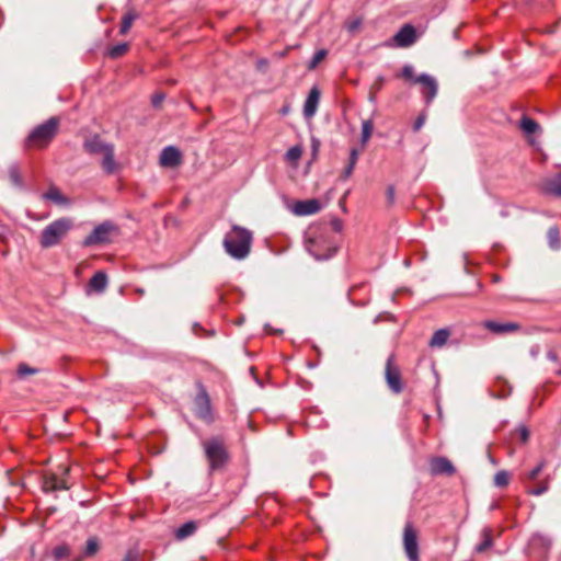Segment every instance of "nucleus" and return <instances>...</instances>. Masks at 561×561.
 Returning a JSON list of instances; mask_svg holds the SVG:
<instances>
[{"label": "nucleus", "mask_w": 561, "mask_h": 561, "mask_svg": "<svg viewBox=\"0 0 561 561\" xmlns=\"http://www.w3.org/2000/svg\"><path fill=\"white\" fill-rule=\"evenodd\" d=\"M252 232L241 226L233 225L231 230L226 233L224 248L226 252L236 260L245 259L251 251Z\"/></svg>", "instance_id": "f257e3e1"}, {"label": "nucleus", "mask_w": 561, "mask_h": 561, "mask_svg": "<svg viewBox=\"0 0 561 561\" xmlns=\"http://www.w3.org/2000/svg\"><path fill=\"white\" fill-rule=\"evenodd\" d=\"M60 121L50 117L45 123L36 126L25 139V147L28 149H43L49 145L58 133Z\"/></svg>", "instance_id": "f03ea898"}, {"label": "nucleus", "mask_w": 561, "mask_h": 561, "mask_svg": "<svg viewBox=\"0 0 561 561\" xmlns=\"http://www.w3.org/2000/svg\"><path fill=\"white\" fill-rule=\"evenodd\" d=\"M72 228V220L70 218H59L50 222L41 234L39 243L43 248H50L60 242V240Z\"/></svg>", "instance_id": "7ed1b4c3"}, {"label": "nucleus", "mask_w": 561, "mask_h": 561, "mask_svg": "<svg viewBox=\"0 0 561 561\" xmlns=\"http://www.w3.org/2000/svg\"><path fill=\"white\" fill-rule=\"evenodd\" d=\"M118 234V227L111 221H104L93 229L84 239L83 245L91 247L112 242V238Z\"/></svg>", "instance_id": "20e7f679"}, {"label": "nucleus", "mask_w": 561, "mask_h": 561, "mask_svg": "<svg viewBox=\"0 0 561 561\" xmlns=\"http://www.w3.org/2000/svg\"><path fill=\"white\" fill-rule=\"evenodd\" d=\"M419 533L411 522L403 528V549L409 561H420Z\"/></svg>", "instance_id": "39448f33"}, {"label": "nucleus", "mask_w": 561, "mask_h": 561, "mask_svg": "<svg viewBox=\"0 0 561 561\" xmlns=\"http://www.w3.org/2000/svg\"><path fill=\"white\" fill-rule=\"evenodd\" d=\"M70 472L69 463H60L59 471L47 472L44 477L43 486L46 491L67 490L69 484L65 477Z\"/></svg>", "instance_id": "423d86ee"}, {"label": "nucleus", "mask_w": 561, "mask_h": 561, "mask_svg": "<svg viewBox=\"0 0 561 561\" xmlns=\"http://www.w3.org/2000/svg\"><path fill=\"white\" fill-rule=\"evenodd\" d=\"M385 379L388 388L393 393H401L403 390V383L401 378V371L398 365L396 364L394 355H390L386 360L385 366Z\"/></svg>", "instance_id": "0eeeda50"}, {"label": "nucleus", "mask_w": 561, "mask_h": 561, "mask_svg": "<svg viewBox=\"0 0 561 561\" xmlns=\"http://www.w3.org/2000/svg\"><path fill=\"white\" fill-rule=\"evenodd\" d=\"M415 83L422 85V94L425 103L428 105L436 98L438 92V83L436 79L430 75L422 73L415 78Z\"/></svg>", "instance_id": "6e6552de"}, {"label": "nucleus", "mask_w": 561, "mask_h": 561, "mask_svg": "<svg viewBox=\"0 0 561 561\" xmlns=\"http://www.w3.org/2000/svg\"><path fill=\"white\" fill-rule=\"evenodd\" d=\"M159 162L164 168H175L182 163V154L178 148L169 146L161 151Z\"/></svg>", "instance_id": "1a4fd4ad"}, {"label": "nucleus", "mask_w": 561, "mask_h": 561, "mask_svg": "<svg viewBox=\"0 0 561 561\" xmlns=\"http://www.w3.org/2000/svg\"><path fill=\"white\" fill-rule=\"evenodd\" d=\"M113 147L112 144L104 142L100 136L95 135L84 140L83 149L90 154H104L107 149Z\"/></svg>", "instance_id": "9d476101"}, {"label": "nucleus", "mask_w": 561, "mask_h": 561, "mask_svg": "<svg viewBox=\"0 0 561 561\" xmlns=\"http://www.w3.org/2000/svg\"><path fill=\"white\" fill-rule=\"evenodd\" d=\"M206 456H227L228 449L221 437H213L204 442Z\"/></svg>", "instance_id": "9b49d317"}, {"label": "nucleus", "mask_w": 561, "mask_h": 561, "mask_svg": "<svg viewBox=\"0 0 561 561\" xmlns=\"http://www.w3.org/2000/svg\"><path fill=\"white\" fill-rule=\"evenodd\" d=\"M430 470L434 476H451L455 472V467L448 458H431Z\"/></svg>", "instance_id": "f8f14e48"}, {"label": "nucleus", "mask_w": 561, "mask_h": 561, "mask_svg": "<svg viewBox=\"0 0 561 561\" xmlns=\"http://www.w3.org/2000/svg\"><path fill=\"white\" fill-rule=\"evenodd\" d=\"M415 28L407 24L400 28V31L394 35V41L400 47H409L415 42Z\"/></svg>", "instance_id": "ddd939ff"}, {"label": "nucleus", "mask_w": 561, "mask_h": 561, "mask_svg": "<svg viewBox=\"0 0 561 561\" xmlns=\"http://www.w3.org/2000/svg\"><path fill=\"white\" fill-rule=\"evenodd\" d=\"M195 412L203 420H207L210 415L209 398L205 390H202L195 398Z\"/></svg>", "instance_id": "4468645a"}, {"label": "nucleus", "mask_w": 561, "mask_h": 561, "mask_svg": "<svg viewBox=\"0 0 561 561\" xmlns=\"http://www.w3.org/2000/svg\"><path fill=\"white\" fill-rule=\"evenodd\" d=\"M320 203L317 199L299 201L295 204L294 213L297 216H308L320 210Z\"/></svg>", "instance_id": "2eb2a0df"}, {"label": "nucleus", "mask_w": 561, "mask_h": 561, "mask_svg": "<svg viewBox=\"0 0 561 561\" xmlns=\"http://www.w3.org/2000/svg\"><path fill=\"white\" fill-rule=\"evenodd\" d=\"M541 191L547 195L561 197V173L543 180L541 183Z\"/></svg>", "instance_id": "dca6fc26"}, {"label": "nucleus", "mask_w": 561, "mask_h": 561, "mask_svg": "<svg viewBox=\"0 0 561 561\" xmlns=\"http://www.w3.org/2000/svg\"><path fill=\"white\" fill-rule=\"evenodd\" d=\"M483 327L495 334L516 332L520 325L516 322L499 323L495 321H485Z\"/></svg>", "instance_id": "f3484780"}, {"label": "nucleus", "mask_w": 561, "mask_h": 561, "mask_svg": "<svg viewBox=\"0 0 561 561\" xmlns=\"http://www.w3.org/2000/svg\"><path fill=\"white\" fill-rule=\"evenodd\" d=\"M319 100H320V91L318 88L314 87L310 90L309 95L304 105V115L307 118H311L316 114L318 104H319Z\"/></svg>", "instance_id": "a211bd4d"}, {"label": "nucleus", "mask_w": 561, "mask_h": 561, "mask_svg": "<svg viewBox=\"0 0 561 561\" xmlns=\"http://www.w3.org/2000/svg\"><path fill=\"white\" fill-rule=\"evenodd\" d=\"M107 275L104 272L99 271L91 277L89 286L92 290L102 293L107 287Z\"/></svg>", "instance_id": "6ab92c4d"}, {"label": "nucleus", "mask_w": 561, "mask_h": 561, "mask_svg": "<svg viewBox=\"0 0 561 561\" xmlns=\"http://www.w3.org/2000/svg\"><path fill=\"white\" fill-rule=\"evenodd\" d=\"M198 524L195 520H190L181 525L174 533L178 540H184L195 534Z\"/></svg>", "instance_id": "aec40b11"}, {"label": "nucleus", "mask_w": 561, "mask_h": 561, "mask_svg": "<svg viewBox=\"0 0 561 561\" xmlns=\"http://www.w3.org/2000/svg\"><path fill=\"white\" fill-rule=\"evenodd\" d=\"M43 197L60 206H67L70 204L69 198L62 195L56 186H50Z\"/></svg>", "instance_id": "412c9836"}, {"label": "nucleus", "mask_w": 561, "mask_h": 561, "mask_svg": "<svg viewBox=\"0 0 561 561\" xmlns=\"http://www.w3.org/2000/svg\"><path fill=\"white\" fill-rule=\"evenodd\" d=\"M449 336L450 331L448 329H439L433 334L428 342V345L433 348L443 347L447 343Z\"/></svg>", "instance_id": "4be33fe9"}, {"label": "nucleus", "mask_w": 561, "mask_h": 561, "mask_svg": "<svg viewBox=\"0 0 561 561\" xmlns=\"http://www.w3.org/2000/svg\"><path fill=\"white\" fill-rule=\"evenodd\" d=\"M549 489V474H546L541 479L534 482V486L528 488V494L539 496L547 492Z\"/></svg>", "instance_id": "5701e85b"}, {"label": "nucleus", "mask_w": 561, "mask_h": 561, "mask_svg": "<svg viewBox=\"0 0 561 561\" xmlns=\"http://www.w3.org/2000/svg\"><path fill=\"white\" fill-rule=\"evenodd\" d=\"M138 16L139 14L135 10H129L123 15L119 28L121 35H126L129 32L134 21L137 20Z\"/></svg>", "instance_id": "b1692460"}, {"label": "nucleus", "mask_w": 561, "mask_h": 561, "mask_svg": "<svg viewBox=\"0 0 561 561\" xmlns=\"http://www.w3.org/2000/svg\"><path fill=\"white\" fill-rule=\"evenodd\" d=\"M482 540L476 547V552L483 553L493 546L492 533L490 528H484L481 531Z\"/></svg>", "instance_id": "393cba45"}, {"label": "nucleus", "mask_w": 561, "mask_h": 561, "mask_svg": "<svg viewBox=\"0 0 561 561\" xmlns=\"http://www.w3.org/2000/svg\"><path fill=\"white\" fill-rule=\"evenodd\" d=\"M101 164L106 173H114V171L116 170V162L114 159V146L111 149H107V151L103 154V160Z\"/></svg>", "instance_id": "a878e982"}, {"label": "nucleus", "mask_w": 561, "mask_h": 561, "mask_svg": "<svg viewBox=\"0 0 561 561\" xmlns=\"http://www.w3.org/2000/svg\"><path fill=\"white\" fill-rule=\"evenodd\" d=\"M519 126L527 135H533L539 129V124L528 116L522 117Z\"/></svg>", "instance_id": "bb28decb"}, {"label": "nucleus", "mask_w": 561, "mask_h": 561, "mask_svg": "<svg viewBox=\"0 0 561 561\" xmlns=\"http://www.w3.org/2000/svg\"><path fill=\"white\" fill-rule=\"evenodd\" d=\"M383 83H385V77L383 76H378L375 79L374 83L369 88L368 100H369L370 103H375L376 102L377 93L382 89Z\"/></svg>", "instance_id": "cd10ccee"}, {"label": "nucleus", "mask_w": 561, "mask_h": 561, "mask_svg": "<svg viewBox=\"0 0 561 561\" xmlns=\"http://www.w3.org/2000/svg\"><path fill=\"white\" fill-rule=\"evenodd\" d=\"M547 238H548V242H549V245L551 249L557 250L560 248V245H561L560 232L556 226L550 227L548 229Z\"/></svg>", "instance_id": "c85d7f7f"}, {"label": "nucleus", "mask_w": 561, "mask_h": 561, "mask_svg": "<svg viewBox=\"0 0 561 561\" xmlns=\"http://www.w3.org/2000/svg\"><path fill=\"white\" fill-rule=\"evenodd\" d=\"M39 371L41 370L38 368L31 367L26 363H20L16 368V374H18L19 378H21V379H25L28 376L36 375Z\"/></svg>", "instance_id": "c756f323"}, {"label": "nucleus", "mask_w": 561, "mask_h": 561, "mask_svg": "<svg viewBox=\"0 0 561 561\" xmlns=\"http://www.w3.org/2000/svg\"><path fill=\"white\" fill-rule=\"evenodd\" d=\"M510 480H511L510 472L506 471V470H500L494 476V485L497 486V488H505V486L508 485Z\"/></svg>", "instance_id": "7c9ffc66"}, {"label": "nucleus", "mask_w": 561, "mask_h": 561, "mask_svg": "<svg viewBox=\"0 0 561 561\" xmlns=\"http://www.w3.org/2000/svg\"><path fill=\"white\" fill-rule=\"evenodd\" d=\"M543 469H545V462L542 461L528 472L527 479L530 482H536L537 480L541 479L542 477H545L547 474V473H543Z\"/></svg>", "instance_id": "2f4dec72"}, {"label": "nucleus", "mask_w": 561, "mask_h": 561, "mask_svg": "<svg viewBox=\"0 0 561 561\" xmlns=\"http://www.w3.org/2000/svg\"><path fill=\"white\" fill-rule=\"evenodd\" d=\"M128 48L129 46L127 43L115 45L112 48H110L108 56L114 59L119 58L127 53Z\"/></svg>", "instance_id": "473e14b6"}, {"label": "nucleus", "mask_w": 561, "mask_h": 561, "mask_svg": "<svg viewBox=\"0 0 561 561\" xmlns=\"http://www.w3.org/2000/svg\"><path fill=\"white\" fill-rule=\"evenodd\" d=\"M9 181L12 185L21 187L22 186V178L20 171L16 167H10L8 170Z\"/></svg>", "instance_id": "72a5a7b5"}, {"label": "nucleus", "mask_w": 561, "mask_h": 561, "mask_svg": "<svg viewBox=\"0 0 561 561\" xmlns=\"http://www.w3.org/2000/svg\"><path fill=\"white\" fill-rule=\"evenodd\" d=\"M99 541L96 538H89L83 552L84 557H92L99 551Z\"/></svg>", "instance_id": "f704fd0d"}, {"label": "nucleus", "mask_w": 561, "mask_h": 561, "mask_svg": "<svg viewBox=\"0 0 561 561\" xmlns=\"http://www.w3.org/2000/svg\"><path fill=\"white\" fill-rule=\"evenodd\" d=\"M374 124L370 119L364 121L362 126V142L366 144L371 136Z\"/></svg>", "instance_id": "c9c22d12"}, {"label": "nucleus", "mask_w": 561, "mask_h": 561, "mask_svg": "<svg viewBox=\"0 0 561 561\" xmlns=\"http://www.w3.org/2000/svg\"><path fill=\"white\" fill-rule=\"evenodd\" d=\"M529 430L525 425H520L514 432V437L518 439L522 444H526L529 439Z\"/></svg>", "instance_id": "e433bc0d"}, {"label": "nucleus", "mask_w": 561, "mask_h": 561, "mask_svg": "<svg viewBox=\"0 0 561 561\" xmlns=\"http://www.w3.org/2000/svg\"><path fill=\"white\" fill-rule=\"evenodd\" d=\"M325 56H327V50H324V49H320V50H318V51L313 55V57H312L311 61L309 62L308 68H309L310 70H313V69H314V68H316V67H317V66H318V65H319V64H320V62L325 58Z\"/></svg>", "instance_id": "4c0bfd02"}, {"label": "nucleus", "mask_w": 561, "mask_h": 561, "mask_svg": "<svg viewBox=\"0 0 561 561\" xmlns=\"http://www.w3.org/2000/svg\"><path fill=\"white\" fill-rule=\"evenodd\" d=\"M69 553H70V550L65 545L58 546L53 550V556L56 561L67 558L69 556Z\"/></svg>", "instance_id": "58836bf2"}, {"label": "nucleus", "mask_w": 561, "mask_h": 561, "mask_svg": "<svg viewBox=\"0 0 561 561\" xmlns=\"http://www.w3.org/2000/svg\"><path fill=\"white\" fill-rule=\"evenodd\" d=\"M208 459H209L210 471H215V470L222 468L225 466L226 461L228 460V458H221V457L208 458Z\"/></svg>", "instance_id": "ea45409f"}, {"label": "nucleus", "mask_w": 561, "mask_h": 561, "mask_svg": "<svg viewBox=\"0 0 561 561\" xmlns=\"http://www.w3.org/2000/svg\"><path fill=\"white\" fill-rule=\"evenodd\" d=\"M301 154L302 150L299 147H293L287 151L286 157L289 161L295 162L300 159Z\"/></svg>", "instance_id": "a19ab883"}, {"label": "nucleus", "mask_w": 561, "mask_h": 561, "mask_svg": "<svg viewBox=\"0 0 561 561\" xmlns=\"http://www.w3.org/2000/svg\"><path fill=\"white\" fill-rule=\"evenodd\" d=\"M123 561H141V556L138 550L130 549L126 552Z\"/></svg>", "instance_id": "79ce46f5"}, {"label": "nucleus", "mask_w": 561, "mask_h": 561, "mask_svg": "<svg viewBox=\"0 0 561 561\" xmlns=\"http://www.w3.org/2000/svg\"><path fill=\"white\" fill-rule=\"evenodd\" d=\"M402 78L407 79V80H414L415 81V78L414 77V69L412 66L410 65H407L402 68V71H401V75H400Z\"/></svg>", "instance_id": "37998d69"}, {"label": "nucleus", "mask_w": 561, "mask_h": 561, "mask_svg": "<svg viewBox=\"0 0 561 561\" xmlns=\"http://www.w3.org/2000/svg\"><path fill=\"white\" fill-rule=\"evenodd\" d=\"M425 121H426L425 113L420 114L419 117L414 122L413 130L419 131L423 127Z\"/></svg>", "instance_id": "c03bdc74"}, {"label": "nucleus", "mask_w": 561, "mask_h": 561, "mask_svg": "<svg viewBox=\"0 0 561 561\" xmlns=\"http://www.w3.org/2000/svg\"><path fill=\"white\" fill-rule=\"evenodd\" d=\"M394 195H396L394 186L389 185L386 190V197H387V202L390 206L393 205V203H394Z\"/></svg>", "instance_id": "a18cd8bd"}, {"label": "nucleus", "mask_w": 561, "mask_h": 561, "mask_svg": "<svg viewBox=\"0 0 561 561\" xmlns=\"http://www.w3.org/2000/svg\"><path fill=\"white\" fill-rule=\"evenodd\" d=\"M354 168H355V164H352L348 162V164L345 167V169L341 175V179L346 180L347 178H350L351 174L353 173Z\"/></svg>", "instance_id": "49530a36"}, {"label": "nucleus", "mask_w": 561, "mask_h": 561, "mask_svg": "<svg viewBox=\"0 0 561 561\" xmlns=\"http://www.w3.org/2000/svg\"><path fill=\"white\" fill-rule=\"evenodd\" d=\"M163 100H164V94H162V93H158V94H154V95L152 96L151 102H152V105H153L154 107H158V106H160V104L163 102Z\"/></svg>", "instance_id": "de8ad7c7"}, {"label": "nucleus", "mask_w": 561, "mask_h": 561, "mask_svg": "<svg viewBox=\"0 0 561 561\" xmlns=\"http://www.w3.org/2000/svg\"><path fill=\"white\" fill-rule=\"evenodd\" d=\"M360 24H362V21L359 19L348 22L347 23L348 32H355L359 27Z\"/></svg>", "instance_id": "09e8293b"}, {"label": "nucleus", "mask_w": 561, "mask_h": 561, "mask_svg": "<svg viewBox=\"0 0 561 561\" xmlns=\"http://www.w3.org/2000/svg\"><path fill=\"white\" fill-rule=\"evenodd\" d=\"M357 159H358V151H357V149L353 148L351 150V153H350V161L348 162L352 163V164H356Z\"/></svg>", "instance_id": "8fccbe9b"}, {"label": "nucleus", "mask_w": 561, "mask_h": 561, "mask_svg": "<svg viewBox=\"0 0 561 561\" xmlns=\"http://www.w3.org/2000/svg\"><path fill=\"white\" fill-rule=\"evenodd\" d=\"M547 358L551 362H557L558 360V354L554 350H549L547 352Z\"/></svg>", "instance_id": "3c124183"}, {"label": "nucleus", "mask_w": 561, "mask_h": 561, "mask_svg": "<svg viewBox=\"0 0 561 561\" xmlns=\"http://www.w3.org/2000/svg\"><path fill=\"white\" fill-rule=\"evenodd\" d=\"M332 227H333L334 231H336V232L341 231L342 230V221L339 219H334L332 221Z\"/></svg>", "instance_id": "603ef678"}, {"label": "nucleus", "mask_w": 561, "mask_h": 561, "mask_svg": "<svg viewBox=\"0 0 561 561\" xmlns=\"http://www.w3.org/2000/svg\"><path fill=\"white\" fill-rule=\"evenodd\" d=\"M163 450H164V449H163V447H161L160 449H152V450H151V454H152V456H156V455H158V454L163 453Z\"/></svg>", "instance_id": "864d4df0"}, {"label": "nucleus", "mask_w": 561, "mask_h": 561, "mask_svg": "<svg viewBox=\"0 0 561 561\" xmlns=\"http://www.w3.org/2000/svg\"><path fill=\"white\" fill-rule=\"evenodd\" d=\"M257 66H259V68L265 67V66H267V61L262 59V60L259 61Z\"/></svg>", "instance_id": "5fc2aeb1"}, {"label": "nucleus", "mask_w": 561, "mask_h": 561, "mask_svg": "<svg viewBox=\"0 0 561 561\" xmlns=\"http://www.w3.org/2000/svg\"><path fill=\"white\" fill-rule=\"evenodd\" d=\"M280 113H282L283 115L288 114V113H289V107H288V106H284V107L280 110Z\"/></svg>", "instance_id": "6e6d98bb"}, {"label": "nucleus", "mask_w": 561, "mask_h": 561, "mask_svg": "<svg viewBox=\"0 0 561 561\" xmlns=\"http://www.w3.org/2000/svg\"><path fill=\"white\" fill-rule=\"evenodd\" d=\"M500 280H501V277H500L499 275L494 274V275L492 276V282H493V283H499Z\"/></svg>", "instance_id": "4d7b16f0"}, {"label": "nucleus", "mask_w": 561, "mask_h": 561, "mask_svg": "<svg viewBox=\"0 0 561 561\" xmlns=\"http://www.w3.org/2000/svg\"><path fill=\"white\" fill-rule=\"evenodd\" d=\"M538 352H539V348H538V347L533 348V350H531V355H533L534 357H536V356L538 355Z\"/></svg>", "instance_id": "13d9d810"}, {"label": "nucleus", "mask_w": 561, "mask_h": 561, "mask_svg": "<svg viewBox=\"0 0 561 561\" xmlns=\"http://www.w3.org/2000/svg\"><path fill=\"white\" fill-rule=\"evenodd\" d=\"M137 293H139L140 295H142L145 291H144V289H137Z\"/></svg>", "instance_id": "bf43d9fd"}, {"label": "nucleus", "mask_w": 561, "mask_h": 561, "mask_svg": "<svg viewBox=\"0 0 561 561\" xmlns=\"http://www.w3.org/2000/svg\"><path fill=\"white\" fill-rule=\"evenodd\" d=\"M558 374H559V375H561V369H560V370H558Z\"/></svg>", "instance_id": "052dcab7"}]
</instances>
